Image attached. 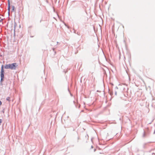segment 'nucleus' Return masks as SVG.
<instances>
[{
	"mask_svg": "<svg viewBox=\"0 0 155 155\" xmlns=\"http://www.w3.org/2000/svg\"><path fill=\"white\" fill-rule=\"evenodd\" d=\"M114 93H115V95H117V91L116 90H115V91H114Z\"/></svg>",
	"mask_w": 155,
	"mask_h": 155,
	"instance_id": "obj_13",
	"label": "nucleus"
},
{
	"mask_svg": "<svg viewBox=\"0 0 155 155\" xmlns=\"http://www.w3.org/2000/svg\"><path fill=\"white\" fill-rule=\"evenodd\" d=\"M17 66V64L16 63H13L12 64H6L4 66V68L6 69H11V70H15L16 69Z\"/></svg>",
	"mask_w": 155,
	"mask_h": 155,
	"instance_id": "obj_1",
	"label": "nucleus"
},
{
	"mask_svg": "<svg viewBox=\"0 0 155 155\" xmlns=\"http://www.w3.org/2000/svg\"><path fill=\"white\" fill-rule=\"evenodd\" d=\"M10 5H8V16L9 15L10 12Z\"/></svg>",
	"mask_w": 155,
	"mask_h": 155,
	"instance_id": "obj_3",
	"label": "nucleus"
},
{
	"mask_svg": "<svg viewBox=\"0 0 155 155\" xmlns=\"http://www.w3.org/2000/svg\"><path fill=\"white\" fill-rule=\"evenodd\" d=\"M4 78H1V80L0 81V82H3V81H4Z\"/></svg>",
	"mask_w": 155,
	"mask_h": 155,
	"instance_id": "obj_9",
	"label": "nucleus"
},
{
	"mask_svg": "<svg viewBox=\"0 0 155 155\" xmlns=\"http://www.w3.org/2000/svg\"><path fill=\"white\" fill-rule=\"evenodd\" d=\"M14 31H15V27L17 25V24L15 22V21L14 22Z\"/></svg>",
	"mask_w": 155,
	"mask_h": 155,
	"instance_id": "obj_8",
	"label": "nucleus"
},
{
	"mask_svg": "<svg viewBox=\"0 0 155 155\" xmlns=\"http://www.w3.org/2000/svg\"><path fill=\"white\" fill-rule=\"evenodd\" d=\"M12 12H16V9L15 8V6L13 5H12Z\"/></svg>",
	"mask_w": 155,
	"mask_h": 155,
	"instance_id": "obj_4",
	"label": "nucleus"
},
{
	"mask_svg": "<svg viewBox=\"0 0 155 155\" xmlns=\"http://www.w3.org/2000/svg\"><path fill=\"white\" fill-rule=\"evenodd\" d=\"M64 25H65V26H66V24H65L64 22Z\"/></svg>",
	"mask_w": 155,
	"mask_h": 155,
	"instance_id": "obj_21",
	"label": "nucleus"
},
{
	"mask_svg": "<svg viewBox=\"0 0 155 155\" xmlns=\"http://www.w3.org/2000/svg\"><path fill=\"white\" fill-rule=\"evenodd\" d=\"M78 139H79V138L78 137Z\"/></svg>",
	"mask_w": 155,
	"mask_h": 155,
	"instance_id": "obj_24",
	"label": "nucleus"
},
{
	"mask_svg": "<svg viewBox=\"0 0 155 155\" xmlns=\"http://www.w3.org/2000/svg\"><path fill=\"white\" fill-rule=\"evenodd\" d=\"M6 100L7 101H8L9 102H10L11 101V100L10 99V97H8L6 98Z\"/></svg>",
	"mask_w": 155,
	"mask_h": 155,
	"instance_id": "obj_7",
	"label": "nucleus"
},
{
	"mask_svg": "<svg viewBox=\"0 0 155 155\" xmlns=\"http://www.w3.org/2000/svg\"><path fill=\"white\" fill-rule=\"evenodd\" d=\"M146 137V134L145 132L144 131L143 133V134L142 137L143 138L145 137Z\"/></svg>",
	"mask_w": 155,
	"mask_h": 155,
	"instance_id": "obj_6",
	"label": "nucleus"
},
{
	"mask_svg": "<svg viewBox=\"0 0 155 155\" xmlns=\"http://www.w3.org/2000/svg\"><path fill=\"white\" fill-rule=\"evenodd\" d=\"M118 89V87L117 86L116 87H115V89Z\"/></svg>",
	"mask_w": 155,
	"mask_h": 155,
	"instance_id": "obj_17",
	"label": "nucleus"
},
{
	"mask_svg": "<svg viewBox=\"0 0 155 155\" xmlns=\"http://www.w3.org/2000/svg\"><path fill=\"white\" fill-rule=\"evenodd\" d=\"M0 85L2 86L3 85V84L2 83V82H0Z\"/></svg>",
	"mask_w": 155,
	"mask_h": 155,
	"instance_id": "obj_16",
	"label": "nucleus"
},
{
	"mask_svg": "<svg viewBox=\"0 0 155 155\" xmlns=\"http://www.w3.org/2000/svg\"><path fill=\"white\" fill-rule=\"evenodd\" d=\"M110 91V94L112 96L113 94V92L112 91H111L109 90V92Z\"/></svg>",
	"mask_w": 155,
	"mask_h": 155,
	"instance_id": "obj_10",
	"label": "nucleus"
},
{
	"mask_svg": "<svg viewBox=\"0 0 155 155\" xmlns=\"http://www.w3.org/2000/svg\"><path fill=\"white\" fill-rule=\"evenodd\" d=\"M1 18V17L0 16V19Z\"/></svg>",
	"mask_w": 155,
	"mask_h": 155,
	"instance_id": "obj_25",
	"label": "nucleus"
},
{
	"mask_svg": "<svg viewBox=\"0 0 155 155\" xmlns=\"http://www.w3.org/2000/svg\"><path fill=\"white\" fill-rule=\"evenodd\" d=\"M4 65H2L1 66V70L0 71V77L1 78H5L4 75Z\"/></svg>",
	"mask_w": 155,
	"mask_h": 155,
	"instance_id": "obj_2",
	"label": "nucleus"
},
{
	"mask_svg": "<svg viewBox=\"0 0 155 155\" xmlns=\"http://www.w3.org/2000/svg\"><path fill=\"white\" fill-rule=\"evenodd\" d=\"M152 155H155V153H152Z\"/></svg>",
	"mask_w": 155,
	"mask_h": 155,
	"instance_id": "obj_18",
	"label": "nucleus"
},
{
	"mask_svg": "<svg viewBox=\"0 0 155 155\" xmlns=\"http://www.w3.org/2000/svg\"><path fill=\"white\" fill-rule=\"evenodd\" d=\"M8 0V5H10V0Z\"/></svg>",
	"mask_w": 155,
	"mask_h": 155,
	"instance_id": "obj_11",
	"label": "nucleus"
},
{
	"mask_svg": "<svg viewBox=\"0 0 155 155\" xmlns=\"http://www.w3.org/2000/svg\"><path fill=\"white\" fill-rule=\"evenodd\" d=\"M2 121V120L0 119V125L1 124Z\"/></svg>",
	"mask_w": 155,
	"mask_h": 155,
	"instance_id": "obj_12",
	"label": "nucleus"
},
{
	"mask_svg": "<svg viewBox=\"0 0 155 155\" xmlns=\"http://www.w3.org/2000/svg\"><path fill=\"white\" fill-rule=\"evenodd\" d=\"M3 20V19H1V20H0V22H2Z\"/></svg>",
	"mask_w": 155,
	"mask_h": 155,
	"instance_id": "obj_14",
	"label": "nucleus"
},
{
	"mask_svg": "<svg viewBox=\"0 0 155 155\" xmlns=\"http://www.w3.org/2000/svg\"><path fill=\"white\" fill-rule=\"evenodd\" d=\"M83 6V8L84 10V11L86 12V6L85 5H84L83 4H81Z\"/></svg>",
	"mask_w": 155,
	"mask_h": 155,
	"instance_id": "obj_5",
	"label": "nucleus"
},
{
	"mask_svg": "<svg viewBox=\"0 0 155 155\" xmlns=\"http://www.w3.org/2000/svg\"><path fill=\"white\" fill-rule=\"evenodd\" d=\"M155 130H154V133H153V134H155Z\"/></svg>",
	"mask_w": 155,
	"mask_h": 155,
	"instance_id": "obj_22",
	"label": "nucleus"
},
{
	"mask_svg": "<svg viewBox=\"0 0 155 155\" xmlns=\"http://www.w3.org/2000/svg\"><path fill=\"white\" fill-rule=\"evenodd\" d=\"M2 104V103L1 101L0 100V106Z\"/></svg>",
	"mask_w": 155,
	"mask_h": 155,
	"instance_id": "obj_15",
	"label": "nucleus"
},
{
	"mask_svg": "<svg viewBox=\"0 0 155 155\" xmlns=\"http://www.w3.org/2000/svg\"><path fill=\"white\" fill-rule=\"evenodd\" d=\"M96 150V149H94V151L95 152Z\"/></svg>",
	"mask_w": 155,
	"mask_h": 155,
	"instance_id": "obj_19",
	"label": "nucleus"
},
{
	"mask_svg": "<svg viewBox=\"0 0 155 155\" xmlns=\"http://www.w3.org/2000/svg\"><path fill=\"white\" fill-rule=\"evenodd\" d=\"M77 52H75V54H77Z\"/></svg>",
	"mask_w": 155,
	"mask_h": 155,
	"instance_id": "obj_23",
	"label": "nucleus"
},
{
	"mask_svg": "<svg viewBox=\"0 0 155 155\" xmlns=\"http://www.w3.org/2000/svg\"><path fill=\"white\" fill-rule=\"evenodd\" d=\"M93 146L92 145V146H91V148H93Z\"/></svg>",
	"mask_w": 155,
	"mask_h": 155,
	"instance_id": "obj_20",
	"label": "nucleus"
}]
</instances>
